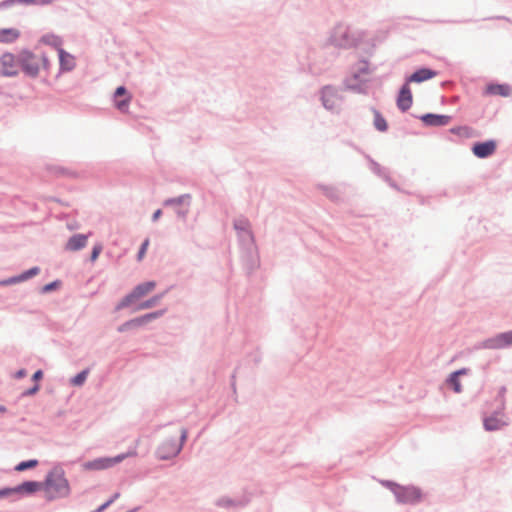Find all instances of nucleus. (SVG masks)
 <instances>
[{"mask_svg":"<svg viewBox=\"0 0 512 512\" xmlns=\"http://www.w3.org/2000/svg\"><path fill=\"white\" fill-rule=\"evenodd\" d=\"M188 435H189L188 429L184 428V427L181 428L180 436H179V439L177 440V445H181V450H183V448L188 440Z\"/></svg>","mask_w":512,"mask_h":512,"instance_id":"09e8293b","label":"nucleus"},{"mask_svg":"<svg viewBox=\"0 0 512 512\" xmlns=\"http://www.w3.org/2000/svg\"><path fill=\"white\" fill-rule=\"evenodd\" d=\"M58 54L59 70L56 75L58 78L61 74L71 72L76 67L75 56L65 49H61Z\"/></svg>","mask_w":512,"mask_h":512,"instance_id":"4be33fe9","label":"nucleus"},{"mask_svg":"<svg viewBox=\"0 0 512 512\" xmlns=\"http://www.w3.org/2000/svg\"><path fill=\"white\" fill-rule=\"evenodd\" d=\"M171 424H172V422H168V423H166V424L159 425V426H158V429H161V428L166 427V426L171 425Z\"/></svg>","mask_w":512,"mask_h":512,"instance_id":"774afa93","label":"nucleus"},{"mask_svg":"<svg viewBox=\"0 0 512 512\" xmlns=\"http://www.w3.org/2000/svg\"><path fill=\"white\" fill-rule=\"evenodd\" d=\"M191 195L189 193H185L182 195H179L177 197H171L167 198L163 201V206L165 207H171V206H179L184 204L187 201V205H190L191 201Z\"/></svg>","mask_w":512,"mask_h":512,"instance_id":"e433bc0d","label":"nucleus"},{"mask_svg":"<svg viewBox=\"0 0 512 512\" xmlns=\"http://www.w3.org/2000/svg\"><path fill=\"white\" fill-rule=\"evenodd\" d=\"M63 465V462L54 463L42 481L24 480L15 485L18 500L31 497L40 491L45 492V498L49 502L69 497L72 490L70 482L65 476Z\"/></svg>","mask_w":512,"mask_h":512,"instance_id":"f257e3e1","label":"nucleus"},{"mask_svg":"<svg viewBox=\"0 0 512 512\" xmlns=\"http://www.w3.org/2000/svg\"><path fill=\"white\" fill-rule=\"evenodd\" d=\"M233 228L238 234L244 233L247 237L245 241L255 240L253 231L251 230L250 221L246 217H240L233 220Z\"/></svg>","mask_w":512,"mask_h":512,"instance_id":"393cba45","label":"nucleus"},{"mask_svg":"<svg viewBox=\"0 0 512 512\" xmlns=\"http://www.w3.org/2000/svg\"><path fill=\"white\" fill-rule=\"evenodd\" d=\"M368 79L353 80L352 76L343 80L345 90L352 91L356 94L367 95L369 93Z\"/></svg>","mask_w":512,"mask_h":512,"instance_id":"5701e85b","label":"nucleus"},{"mask_svg":"<svg viewBox=\"0 0 512 512\" xmlns=\"http://www.w3.org/2000/svg\"><path fill=\"white\" fill-rule=\"evenodd\" d=\"M162 215H163V210L161 208L156 209L152 213L151 221L152 222H157L161 218Z\"/></svg>","mask_w":512,"mask_h":512,"instance_id":"bf43d9fd","label":"nucleus"},{"mask_svg":"<svg viewBox=\"0 0 512 512\" xmlns=\"http://www.w3.org/2000/svg\"><path fill=\"white\" fill-rule=\"evenodd\" d=\"M21 36L19 29L14 27L0 28V43L12 44Z\"/></svg>","mask_w":512,"mask_h":512,"instance_id":"c756f323","label":"nucleus"},{"mask_svg":"<svg viewBox=\"0 0 512 512\" xmlns=\"http://www.w3.org/2000/svg\"><path fill=\"white\" fill-rule=\"evenodd\" d=\"M260 361H261V358H260V357H258V356H255V357H254V362H255V364H258Z\"/></svg>","mask_w":512,"mask_h":512,"instance_id":"338daca9","label":"nucleus"},{"mask_svg":"<svg viewBox=\"0 0 512 512\" xmlns=\"http://www.w3.org/2000/svg\"><path fill=\"white\" fill-rule=\"evenodd\" d=\"M39 465V461L35 458L22 460L16 464L14 470L17 472H23L36 468Z\"/></svg>","mask_w":512,"mask_h":512,"instance_id":"4c0bfd02","label":"nucleus"},{"mask_svg":"<svg viewBox=\"0 0 512 512\" xmlns=\"http://www.w3.org/2000/svg\"><path fill=\"white\" fill-rule=\"evenodd\" d=\"M503 410L504 403L502 402V406L497 407L490 415L483 416V428L485 431H499L508 425V422L504 419L505 414Z\"/></svg>","mask_w":512,"mask_h":512,"instance_id":"1a4fd4ad","label":"nucleus"},{"mask_svg":"<svg viewBox=\"0 0 512 512\" xmlns=\"http://www.w3.org/2000/svg\"><path fill=\"white\" fill-rule=\"evenodd\" d=\"M90 373V368H84L69 379V384L73 387H82Z\"/></svg>","mask_w":512,"mask_h":512,"instance_id":"c9c22d12","label":"nucleus"},{"mask_svg":"<svg viewBox=\"0 0 512 512\" xmlns=\"http://www.w3.org/2000/svg\"><path fill=\"white\" fill-rule=\"evenodd\" d=\"M139 442H140V439L138 438L134 441V444L131 445L126 452L117 454L115 456H109V461H110L111 467L115 466L116 464L121 463L122 461H124L125 459H127L129 457L137 456L138 455L137 447H138Z\"/></svg>","mask_w":512,"mask_h":512,"instance_id":"c85d7f7f","label":"nucleus"},{"mask_svg":"<svg viewBox=\"0 0 512 512\" xmlns=\"http://www.w3.org/2000/svg\"><path fill=\"white\" fill-rule=\"evenodd\" d=\"M492 19H498V20H506V21H510L509 18L505 17V16H496V17H489V18H485L484 20H492Z\"/></svg>","mask_w":512,"mask_h":512,"instance_id":"0e129e2a","label":"nucleus"},{"mask_svg":"<svg viewBox=\"0 0 512 512\" xmlns=\"http://www.w3.org/2000/svg\"><path fill=\"white\" fill-rule=\"evenodd\" d=\"M376 48V44L373 40L365 43V46L362 48L363 53H365L368 56H372L374 54Z\"/></svg>","mask_w":512,"mask_h":512,"instance_id":"603ef678","label":"nucleus"},{"mask_svg":"<svg viewBox=\"0 0 512 512\" xmlns=\"http://www.w3.org/2000/svg\"><path fill=\"white\" fill-rule=\"evenodd\" d=\"M149 245H150V239L148 237H146L145 239H143V241L141 242L139 248H138V251L136 253V260L137 261H142L143 258L145 257L146 253H147V250L149 248Z\"/></svg>","mask_w":512,"mask_h":512,"instance_id":"c03bdc74","label":"nucleus"},{"mask_svg":"<svg viewBox=\"0 0 512 512\" xmlns=\"http://www.w3.org/2000/svg\"><path fill=\"white\" fill-rule=\"evenodd\" d=\"M395 499L397 503L416 505L423 499V492L421 488L415 485H400Z\"/></svg>","mask_w":512,"mask_h":512,"instance_id":"0eeeda50","label":"nucleus"},{"mask_svg":"<svg viewBox=\"0 0 512 512\" xmlns=\"http://www.w3.org/2000/svg\"><path fill=\"white\" fill-rule=\"evenodd\" d=\"M176 213L178 217L185 218L188 214V209H178Z\"/></svg>","mask_w":512,"mask_h":512,"instance_id":"e2e57ef3","label":"nucleus"},{"mask_svg":"<svg viewBox=\"0 0 512 512\" xmlns=\"http://www.w3.org/2000/svg\"><path fill=\"white\" fill-rule=\"evenodd\" d=\"M6 411H7L6 406H4V405H0V413H4V412H6Z\"/></svg>","mask_w":512,"mask_h":512,"instance_id":"69168bd1","label":"nucleus"},{"mask_svg":"<svg viewBox=\"0 0 512 512\" xmlns=\"http://www.w3.org/2000/svg\"><path fill=\"white\" fill-rule=\"evenodd\" d=\"M63 38L53 32L45 33L39 38V43L52 47L59 53L63 48Z\"/></svg>","mask_w":512,"mask_h":512,"instance_id":"bb28decb","label":"nucleus"},{"mask_svg":"<svg viewBox=\"0 0 512 512\" xmlns=\"http://www.w3.org/2000/svg\"><path fill=\"white\" fill-rule=\"evenodd\" d=\"M364 155V158L368 162V167L370 171L376 175L377 177L381 178L383 181L390 175V171L388 168L380 165L376 160H374L369 154H366L362 152Z\"/></svg>","mask_w":512,"mask_h":512,"instance_id":"cd10ccee","label":"nucleus"},{"mask_svg":"<svg viewBox=\"0 0 512 512\" xmlns=\"http://www.w3.org/2000/svg\"><path fill=\"white\" fill-rule=\"evenodd\" d=\"M0 76L2 77H17L20 70L17 68L18 61L15 54L6 51L0 56Z\"/></svg>","mask_w":512,"mask_h":512,"instance_id":"9b49d317","label":"nucleus"},{"mask_svg":"<svg viewBox=\"0 0 512 512\" xmlns=\"http://www.w3.org/2000/svg\"><path fill=\"white\" fill-rule=\"evenodd\" d=\"M470 368L468 367H462L460 369H457V370H454L453 372L455 374H457V376L461 377V376H464V375H468L470 373Z\"/></svg>","mask_w":512,"mask_h":512,"instance_id":"680f3d73","label":"nucleus"},{"mask_svg":"<svg viewBox=\"0 0 512 512\" xmlns=\"http://www.w3.org/2000/svg\"><path fill=\"white\" fill-rule=\"evenodd\" d=\"M45 169L49 174H51L57 178L62 177L63 166H61V165L46 164Z\"/></svg>","mask_w":512,"mask_h":512,"instance_id":"a18cd8bd","label":"nucleus"},{"mask_svg":"<svg viewBox=\"0 0 512 512\" xmlns=\"http://www.w3.org/2000/svg\"><path fill=\"white\" fill-rule=\"evenodd\" d=\"M62 177L69 178V179H78L80 177V173L63 166Z\"/></svg>","mask_w":512,"mask_h":512,"instance_id":"8fccbe9b","label":"nucleus"},{"mask_svg":"<svg viewBox=\"0 0 512 512\" xmlns=\"http://www.w3.org/2000/svg\"><path fill=\"white\" fill-rule=\"evenodd\" d=\"M181 452V445H177V439L169 437L158 445L155 456L158 460L169 461L176 458Z\"/></svg>","mask_w":512,"mask_h":512,"instance_id":"6e6552de","label":"nucleus"},{"mask_svg":"<svg viewBox=\"0 0 512 512\" xmlns=\"http://www.w3.org/2000/svg\"><path fill=\"white\" fill-rule=\"evenodd\" d=\"M8 498L11 502L18 500L16 486H3L0 487V500Z\"/></svg>","mask_w":512,"mask_h":512,"instance_id":"58836bf2","label":"nucleus"},{"mask_svg":"<svg viewBox=\"0 0 512 512\" xmlns=\"http://www.w3.org/2000/svg\"><path fill=\"white\" fill-rule=\"evenodd\" d=\"M16 5L15 0H2L0 1V11L9 9Z\"/></svg>","mask_w":512,"mask_h":512,"instance_id":"6e6d98bb","label":"nucleus"},{"mask_svg":"<svg viewBox=\"0 0 512 512\" xmlns=\"http://www.w3.org/2000/svg\"><path fill=\"white\" fill-rule=\"evenodd\" d=\"M320 100L327 110H333L336 107V100L339 99V92L333 85H325L320 90Z\"/></svg>","mask_w":512,"mask_h":512,"instance_id":"aec40b11","label":"nucleus"},{"mask_svg":"<svg viewBox=\"0 0 512 512\" xmlns=\"http://www.w3.org/2000/svg\"><path fill=\"white\" fill-rule=\"evenodd\" d=\"M359 64L360 65L358 67L353 68V71H352L353 80H359V77H361V75H367L372 72V70L369 67L370 62H369L368 58L361 57L359 59Z\"/></svg>","mask_w":512,"mask_h":512,"instance_id":"72a5a7b5","label":"nucleus"},{"mask_svg":"<svg viewBox=\"0 0 512 512\" xmlns=\"http://www.w3.org/2000/svg\"><path fill=\"white\" fill-rule=\"evenodd\" d=\"M494 350L512 348V330L496 333L492 336Z\"/></svg>","mask_w":512,"mask_h":512,"instance_id":"b1692460","label":"nucleus"},{"mask_svg":"<svg viewBox=\"0 0 512 512\" xmlns=\"http://www.w3.org/2000/svg\"><path fill=\"white\" fill-rule=\"evenodd\" d=\"M317 188L332 202L339 203L341 201L339 190L335 186L319 183Z\"/></svg>","mask_w":512,"mask_h":512,"instance_id":"7c9ffc66","label":"nucleus"},{"mask_svg":"<svg viewBox=\"0 0 512 512\" xmlns=\"http://www.w3.org/2000/svg\"><path fill=\"white\" fill-rule=\"evenodd\" d=\"M483 96H501L504 98L512 96V86L508 83H500L496 80L488 82L483 91Z\"/></svg>","mask_w":512,"mask_h":512,"instance_id":"dca6fc26","label":"nucleus"},{"mask_svg":"<svg viewBox=\"0 0 512 512\" xmlns=\"http://www.w3.org/2000/svg\"><path fill=\"white\" fill-rule=\"evenodd\" d=\"M41 385L40 384H33L27 389L23 390L20 394L21 398L31 397L36 395L40 391Z\"/></svg>","mask_w":512,"mask_h":512,"instance_id":"49530a36","label":"nucleus"},{"mask_svg":"<svg viewBox=\"0 0 512 512\" xmlns=\"http://www.w3.org/2000/svg\"><path fill=\"white\" fill-rule=\"evenodd\" d=\"M381 484L387 489H389L394 496H396V493L398 492V489L400 488L401 485L394 480H382Z\"/></svg>","mask_w":512,"mask_h":512,"instance_id":"de8ad7c7","label":"nucleus"},{"mask_svg":"<svg viewBox=\"0 0 512 512\" xmlns=\"http://www.w3.org/2000/svg\"><path fill=\"white\" fill-rule=\"evenodd\" d=\"M167 311H168L167 308H162V309H158L155 311L147 312L145 314H142L140 316L134 317L132 319H129V320L123 322L122 324H120L117 327L116 330L119 333L135 331L139 328L144 327L148 323L161 318L162 316H164L167 313Z\"/></svg>","mask_w":512,"mask_h":512,"instance_id":"39448f33","label":"nucleus"},{"mask_svg":"<svg viewBox=\"0 0 512 512\" xmlns=\"http://www.w3.org/2000/svg\"><path fill=\"white\" fill-rule=\"evenodd\" d=\"M449 132L465 139H470L477 136V131L468 125L454 126L449 129Z\"/></svg>","mask_w":512,"mask_h":512,"instance_id":"2f4dec72","label":"nucleus"},{"mask_svg":"<svg viewBox=\"0 0 512 512\" xmlns=\"http://www.w3.org/2000/svg\"><path fill=\"white\" fill-rule=\"evenodd\" d=\"M27 376V370L25 368H20L15 371L14 378L17 380H21Z\"/></svg>","mask_w":512,"mask_h":512,"instance_id":"13d9d810","label":"nucleus"},{"mask_svg":"<svg viewBox=\"0 0 512 512\" xmlns=\"http://www.w3.org/2000/svg\"><path fill=\"white\" fill-rule=\"evenodd\" d=\"M416 118L426 127H443L448 125L453 117L446 114L427 112L416 116Z\"/></svg>","mask_w":512,"mask_h":512,"instance_id":"f3484780","label":"nucleus"},{"mask_svg":"<svg viewBox=\"0 0 512 512\" xmlns=\"http://www.w3.org/2000/svg\"><path fill=\"white\" fill-rule=\"evenodd\" d=\"M41 65L44 71L48 72L52 66V63L45 52L41 54Z\"/></svg>","mask_w":512,"mask_h":512,"instance_id":"864d4df0","label":"nucleus"},{"mask_svg":"<svg viewBox=\"0 0 512 512\" xmlns=\"http://www.w3.org/2000/svg\"><path fill=\"white\" fill-rule=\"evenodd\" d=\"M439 74V71L429 67V66H419L417 67L411 74L405 75L404 80L411 84H421L423 82L429 81L436 77Z\"/></svg>","mask_w":512,"mask_h":512,"instance_id":"ddd939ff","label":"nucleus"},{"mask_svg":"<svg viewBox=\"0 0 512 512\" xmlns=\"http://www.w3.org/2000/svg\"><path fill=\"white\" fill-rule=\"evenodd\" d=\"M413 104V94L410 84L405 80L399 87L396 95V106L402 113L407 112Z\"/></svg>","mask_w":512,"mask_h":512,"instance_id":"4468645a","label":"nucleus"},{"mask_svg":"<svg viewBox=\"0 0 512 512\" xmlns=\"http://www.w3.org/2000/svg\"><path fill=\"white\" fill-rule=\"evenodd\" d=\"M373 112V126L379 132H387L389 129V125L383 114L376 108L372 107Z\"/></svg>","mask_w":512,"mask_h":512,"instance_id":"473e14b6","label":"nucleus"},{"mask_svg":"<svg viewBox=\"0 0 512 512\" xmlns=\"http://www.w3.org/2000/svg\"><path fill=\"white\" fill-rule=\"evenodd\" d=\"M445 383L454 393L459 394L463 391L460 377L457 376V374H455L453 371L448 374L445 379Z\"/></svg>","mask_w":512,"mask_h":512,"instance_id":"f704fd0d","label":"nucleus"},{"mask_svg":"<svg viewBox=\"0 0 512 512\" xmlns=\"http://www.w3.org/2000/svg\"><path fill=\"white\" fill-rule=\"evenodd\" d=\"M237 369L238 368H236L230 376V386H231L234 394H236V372H237Z\"/></svg>","mask_w":512,"mask_h":512,"instance_id":"052dcab7","label":"nucleus"},{"mask_svg":"<svg viewBox=\"0 0 512 512\" xmlns=\"http://www.w3.org/2000/svg\"><path fill=\"white\" fill-rule=\"evenodd\" d=\"M173 288L174 285H170L164 291L157 293L151 296L150 298L135 304L133 307H131L130 313H135L141 310H147L155 307Z\"/></svg>","mask_w":512,"mask_h":512,"instance_id":"412c9836","label":"nucleus"},{"mask_svg":"<svg viewBox=\"0 0 512 512\" xmlns=\"http://www.w3.org/2000/svg\"><path fill=\"white\" fill-rule=\"evenodd\" d=\"M92 232L88 233H75L72 234L64 245V250L67 252H78L87 246L88 239L92 236Z\"/></svg>","mask_w":512,"mask_h":512,"instance_id":"6ab92c4d","label":"nucleus"},{"mask_svg":"<svg viewBox=\"0 0 512 512\" xmlns=\"http://www.w3.org/2000/svg\"><path fill=\"white\" fill-rule=\"evenodd\" d=\"M103 250V244L101 242H96L89 254L88 261L94 263L99 258L101 252Z\"/></svg>","mask_w":512,"mask_h":512,"instance_id":"37998d69","label":"nucleus"},{"mask_svg":"<svg viewBox=\"0 0 512 512\" xmlns=\"http://www.w3.org/2000/svg\"><path fill=\"white\" fill-rule=\"evenodd\" d=\"M18 65L23 74L31 79L38 77L40 65L32 62L36 58V54L29 48H23L17 55Z\"/></svg>","mask_w":512,"mask_h":512,"instance_id":"423d86ee","label":"nucleus"},{"mask_svg":"<svg viewBox=\"0 0 512 512\" xmlns=\"http://www.w3.org/2000/svg\"><path fill=\"white\" fill-rule=\"evenodd\" d=\"M384 182L387 183L389 187H391L392 189L396 190L397 192H402V193L409 194L408 192L404 191L398 185V183L394 179H392V177L390 175L384 180Z\"/></svg>","mask_w":512,"mask_h":512,"instance_id":"3c124183","label":"nucleus"},{"mask_svg":"<svg viewBox=\"0 0 512 512\" xmlns=\"http://www.w3.org/2000/svg\"><path fill=\"white\" fill-rule=\"evenodd\" d=\"M241 261L247 275H252L260 267V257L255 240L240 239Z\"/></svg>","mask_w":512,"mask_h":512,"instance_id":"20e7f679","label":"nucleus"},{"mask_svg":"<svg viewBox=\"0 0 512 512\" xmlns=\"http://www.w3.org/2000/svg\"><path fill=\"white\" fill-rule=\"evenodd\" d=\"M44 377V371L42 369H37L31 376V381L33 384H40V381Z\"/></svg>","mask_w":512,"mask_h":512,"instance_id":"5fc2aeb1","label":"nucleus"},{"mask_svg":"<svg viewBox=\"0 0 512 512\" xmlns=\"http://www.w3.org/2000/svg\"><path fill=\"white\" fill-rule=\"evenodd\" d=\"M120 497V492H114L106 501L100 504L96 509L91 512H104L108 509L118 498Z\"/></svg>","mask_w":512,"mask_h":512,"instance_id":"a19ab883","label":"nucleus"},{"mask_svg":"<svg viewBox=\"0 0 512 512\" xmlns=\"http://www.w3.org/2000/svg\"><path fill=\"white\" fill-rule=\"evenodd\" d=\"M155 280H147L135 285L130 292H128L125 296H123L120 301L114 306L113 312H119L125 308L133 307L136 301L145 297L151 291L156 288Z\"/></svg>","mask_w":512,"mask_h":512,"instance_id":"7ed1b4c3","label":"nucleus"},{"mask_svg":"<svg viewBox=\"0 0 512 512\" xmlns=\"http://www.w3.org/2000/svg\"><path fill=\"white\" fill-rule=\"evenodd\" d=\"M62 284H63V282L60 279H55L53 281H50V282L44 284L43 286H41L40 293L41 294H49L54 291H57L58 289L61 288Z\"/></svg>","mask_w":512,"mask_h":512,"instance_id":"ea45409f","label":"nucleus"},{"mask_svg":"<svg viewBox=\"0 0 512 512\" xmlns=\"http://www.w3.org/2000/svg\"><path fill=\"white\" fill-rule=\"evenodd\" d=\"M481 349L494 350L492 336L488 337L482 341H478L472 346V351H478Z\"/></svg>","mask_w":512,"mask_h":512,"instance_id":"79ce46f5","label":"nucleus"},{"mask_svg":"<svg viewBox=\"0 0 512 512\" xmlns=\"http://www.w3.org/2000/svg\"><path fill=\"white\" fill-rule=\"evenodd\" d=\"M505 393H506V387L505 386H501L499 388L497 396H496V400L500 401V406H502V402L505 404V402H504Z\"/></svg>","mask_w":512,"mask_h":512,"instance_id":"4d7b16f0","label":"nucleus"},{"mask_svg":"<svg viewBox=\"0 0 512 512\" xmlns=\"http://www.w3.org/2000/svg\"><path fill=\"white\" fill-rule=\"evenodd\" d=\"M250 501L251 497L248 494H243L236 498L223 496L216 500L215 505L225 509H241L245 508L250 503Z\"/></svg>","mask_w":512,"mask_h":512,"instance_id":"a211bd4d","label":"nucleus"},{"mask_svg":"<svg viewBox=\"0 0 512 512\" xmlns=\"http://www.w3.org/2000/svg\"><path fill=\"white\" fill-rule=\"evenodd\" d=\"M132 100V94L125 85H119L113 92L112 101L114 107L121 113L128 112Z\"/></svg>","mask_w":512,"mask_h":512,"instance_id":"f8f14e48","label":"nucleus"},{"mask_svg":"<svg viewBox=\"0 0 512 512\" xmlns=\"http://www.w3.org/2000/svg\"><path fill=\"white\" fill-rule=\"evenodd\" d=\"M497 146V141L491 138L473 142L470 149L476 158L487 159L496 152Z\"/></svg>","mask_w":512,"mask_h":512,"instance_id":"9d476101","label":"nucleus"},{"mask_svg":"<svg viewBox=\"0 0 512 512\" xmlns=\"http://www.w3.org/2000/svg\"><path fill=\"white\" fill-rule=\"evenodd\" d=\"M366 31L352 32L349 26L336 25L328 37V44L338 49L357 48L364 41Z\"/></svg>","mask_w":512,"mask_h":512,"instance_id":"f03ea898","label":"nucleus"},{"mask_svg":"<svg viewBox=\"0 0 512 512\" xmlns=\"http://www.w3.org/2000/svg\"><path fill=\"white\" fill-rule=\"evenodd\" d=\"M41 269L39 266H32L26 270L21 271L16 275H12L10 277L4 278L0 280L1 287H7L11 285H15L27 280H30L37 276L40 273Z\"/></svg>","mask_w":512,"mask_h":512,"instance_id":"2eb2a0df","label":"nucleus"},{"mask_svg":"<svg viewBox=\"0 0 512 512\" xmlns=\"http://www.w3.org/2000/svg\"><path fill=\"white\" fill-rule=\"evenodd\" d=\"M84 470L87 471H101L111 468L109 456L97 457L93 460H89L82 465Z\"/></svg>","mask_w":512,"mask_h":512,"instance_id":"a878e982","label":"nucleus"}]
</instances>
